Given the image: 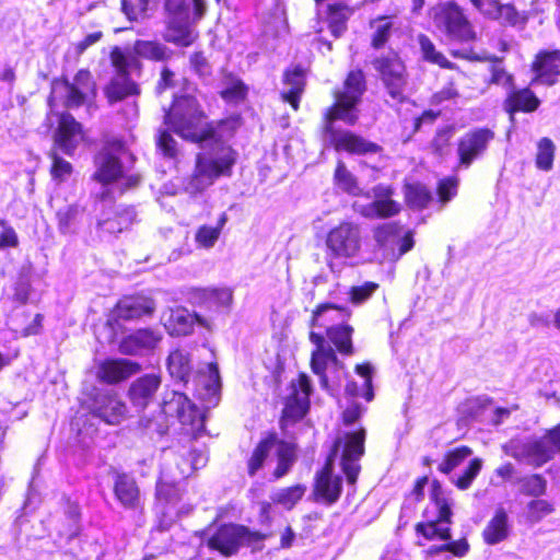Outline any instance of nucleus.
<instances>
[{
  "mask_svg": "<svg viewBox=\"0 0 560 560\" xmlns=\"http://www.w3.org/2000/svg\"><path fill=\"white\" fill-rule=\"evenodd\" d=\"M366 434V429L359 427L334 440L324 464L313 477L312 498L315 502L331 506L342 495V477L334 470L337 456L347 485L355 489L362 470L361 459L365 455Z\"/></svg>",
  "mask_w": 560,
  "mask_h": 560,
  "instance_id": "nucleus-2",
  "label": "nucleus"
},
{
  "mask_svg": "<svg viewBox=\"0 0 560 560\" xmlns=\"http://www.w3.org/2000/svg\"><path fill=\"white\" fill-rule=\"evenodd\" d=\"M494 138L495 133L489 127H477L465 132L456 144L457 167L469 168L486 154Z\"/></svg>",
  "mask_w": 560,
  "mask_h": 560,
  "instance_id": "nucleus-17",
  "label": "nucleus"
},
{
  "mask_svg": "<svg viewBox=\"0 0 560 560\" xmlns=\"http://www.w3.org/2000/svg\"><path fill=\"white\" fill-rule=\"evenodd\" d=\"M472 454L471 447L467 445H459L454 448L447 450L441 463L438 466V470L443 475H450L455 468L462 465L466 458Z\"/></svg>",
  "mask_w": 560,
  "mask_h": 560,
  "instance_id": "nucleus-50",
  "label": "nucleus"
},
{
  "mask_svg": "<svg viewBox=\"0 0 560 560\" xmlns=\"http://www.w3.org/2000/svg\"><path fill=\"white\" fill-rule=\"evenodd\" d=\"M354 13V8L343 1L328 3L326 21L331 35L339 38L348 28V21Z\"/></svg>",
  "mask_w": 560,
  "mask_h": 560,
  "instance_id": "nucleus-38",
  "label": "nucleus"
},
{
  "mask_svg": "<svg viewBox=\"0 0 560 560\" xmlns=\"http://www.w3.org/2000/svg\"><path fill=\"white\" fill-rule=\"evenodd\" d=\"M90 413L108 425H118L127 415V405L113 389L94 388L88 397Z\"/></svg>",
  "mask_w": 560,
  "mask_h": 560,
  "instance_id": "nucleus-16",
  "label": "nucleus"
},
{
  "mask_svg": "<svg viewBox=\"0 0 560 560\" xmlns=\"http://www.w3.org/2000/svg\"><path fill=\"white\" fill-rule=\"evenodd\" d=\"M162 384L160 373H147L137 377L128 387L127 397L133 407L144 409L153 400Z\"/></svg>",
  "mask_w": 560,
  "mask_h": 560,
  "instance_id": "nucleus-32",
  "label": "nucleus"
},
{
  "mask_svg": "<svg viewBox=\"0 0 560 560\" xmlns=\"http://www.w3.org/2000/svg\"><path fill=\"white\" fill-rule=\"evenodd\" d=\"M110 65L115 69V75H130V69L141 71V62L137 57L128 56L120 47L115 46L109 52Z\"/></svg>",
  "mask_w": 560,
  "mask_h": 560,
  "instance_id": "nucleus-51",
  "label": "nucleus"
},
{
  "mask_svg": "<svg viewBox=\"0 0 560 560\" xmlns=\"http://www.w3.org/2000/svg\"><path fill=\"white\" fill-rule=\"evenodd\" d=\"M163 340L162 332L154 327L137 328L125 335L118 342V351L122 355L136 357L152 353Z\"/></svg>",
  "mask_w": 560,
  "mask_h": 560,
  "instance_id": "nucleus-22",
  "label": "nucleus"
},
{
  "mask_svg": "<svg viewBox=\"0 0 560 560\" xmlns=\"http://www.w3.org/2000/svg\"><path fill=\"white\" fill-rule=\"evenodd\" d=\"M156 311L154 299L143 292L120 296L106 315L105 326L112 330L122 328V323L151 318Z\"/></svg>",
  "mask_w": 560,
  "mask_h": 560,
  "instance_id": "nucleus-13",
  "label": "nucleus"
},
{
  "mask_svg": "<svg viewBox=\"0 0 560 560\" xmlns=\"http://www.w3.org/2000/svg\"><path fill=\"white\" fill-rule=\"evenodd\" d=\"M191 18H167L162 37L165 43L186 48L198 38L194 25L203 19L207 13L206 0H191Z\"/></svg>",
  "mask_w": 560,
  "mask_h": 560,
  "instance_id": "nucleus-15",
  "label": "nucleus"
},
{
  "mask_svg": "<svg viewBox=\"0 0 560 560\" xmlns=\"http://www.w3.org/2000/svg\"><path fill=\"white\" fill-rule=\"evenodd\" d=\"M556 145L548 137H542L537 142L535 165L538 170L548 172L553 166Z\"/></svg>",
  "mask_w": 560,
  "mask_h": 560,
  "instance_id": "nucleus-54",
  "label": "nucleus"
},
{
  "mask_svg": "<svg viewBox=\"0 0 560 560\" xmlns=\"http://www.w3.org/2000/svg\"><path fill=\"white\" fill-rule=\"evenodd\" d=\"M509 535L510 524L508 512L504 508L499 506L481 533L482 540L485 544L493 546L508 539Z\"/></svg>",
  "mask_w": 560,
  "mask_h": 560,
  "instance_id": "nucleus-37",
  "label": "nucleus"
},
{
  "mask_svg": "<svg viewBox=\"0 0 560 560\" xmlns=\"http://www.w3.org/2000/svg\"><path fill=\"white\" fill-rule=\"evenodd\" d=\"M366 89L368 83L364 71L361 68H355L347 72L341 88L332 90L334 102L322 115L320 133L327 140V148L332 149L337 153L359 156L376 154L382 151L380 144L369 141L352 130L336 126V122L339 120L351 127L359 122V105Z\"/></svg>",
  "mask_w": 560,
  "mask_h": 560,
  "instance_id": "nucleus-1",
  "label": "nucleus"
},
{
  "mask_svg": "<svg viewBox=\"0 0 560 560\" xmlns=\"http://www.w3.org/2000/svg\"><path fill=\"white\" fill-rule=\"evenodd\" d=\"M459 183L460 179L456 174L442 177L436 182L435 194L440 207H445L457 196Z\"/></svg>",
  "mask_w": 560,
  "mask_h": 560,
  "instance_id": "nucleus-53",
  "label": "nucleus"
},
{
  "mask_svg": "<svg viewBox=\"0 0 560 560\" xmlns=\"http://www.w3.org/2000/svg\"><path fill=\"white\" fill-rule=\"evenodd\" d=\"M140 94L141 88L131 75H114L104 86V95L110 105Z\"/></svg>",
  "mask_w": 560,
  "mask_h": 560,
  "instance_id": "nucleus-36",
  "label": "nucleus"
},
{
  "mask_svg": "<svg viewBox=\"0 0 560 560\" xmlns=\"http://www.w3.org/2000/svg\"><path fill=\"white\" fill-rule=\"evenodd\" d=\"M529 71L530 84L547 88L557 85L560 81V49H539L530 60Z\"/></svg>",
  "mask_w": 560,
  "mask_h": 560,
  "instance_id": "nucleus-20",
  "label": "nucleus"
},
{
  "mask_svg": "<svg viewBox=\"0 0 560 560\" xmlns=\"http://www.w3.org/2000/svg\"><path fill=\"white\" fill-rule=\"evenodd\" d=\"M141 363L127 358H106L97 365L96 378L106 385H118L140 373Z\"/></svg>",
  "mask_w": 560,
  "mask_h": 560,
  "instance_id": "nucleus-23",
  "label": "nucleus"
},
{
  "mask_svg": "<svg viewBox=\"0 0 560 560\" xmlns=\"http://www.w3.org/2000/svg\"><path fill=\"white\" fill-rule=\"evenodd\" d=\"M374 200L361 210L366 219H389L400 213L401 206L393 199L395 189L392 185L378 184L373 187Z\"/></svg>",
  "mask_w": 560,
  "mask_h": 560,
  "instance_id": "nucleus-26",
  "label": "nucleus"
},
{
  "mask_svg": "<svg viewBox=\"0 0 560 560\" xmlns=\"http://www.w3.org/2000/svg\"><path fill=\"white\" fill-rule=\"evenodd\" d=\"M85 208L77 203L68 205L56 212L58 229L61 233H68L84 213Z\"/></svg>",
  "mask_w": 560,
  "mask_h": 560,
  "instance_id": "nucleus-58",
  "label": "nucleus"
},
{
  "mask_svg": "<svg viewBox=\"0 0 560 560\" xmlns=\"http://www.w3.org/2000/svg\"><path fill=\"white\" fill-rule=\"evenodd\" d=\"M167 371L172 378L187 383L192 371L190 354L175 349L167 357Z\"/></svg>",
  "mask_w": 560,
  "mask_h": 560,
  "instance_id": "nucleus-45",
  "label": "nucleus"
},
{
  "mask_svg": "<svg viewBox=\"0 0 560 560\" xmlns=\"http://www.w3.org/2000/svg\"><path fill=\"white\" fill-rule=\"evenodd\" d=\"M135 218L133 207L125 205L110 206L102 210L96 225L104 234L117 235L128 230L132 225Z\"/></svg>",
  "mask_w": 560,
  "mask_h": 560,
  "instance_id": "nucleus-28",
  "label": "nucleus"
},
{
  "mask_svg": "<svg viewBox=\"0 0 560 560\" xmlns=\"http://www.w3.org/2000/svg\"><path fill=\"white\" fill-rule=\"evenodd\" d=\"M520 491L532 498H540L547 492V480L540 474H532L520 478Z\"/></svg>",
  "mask_w": 560,
  "mask_h": 560,
  "instance_id": "nucleus-55",
  "label": "nucleus"
},
{
  "mask_svg": "<svg viewBox=\"0 0 560 560\" xmlns=\"http://www.w3.org/2000/svg\"><path fill=\"white\" fill-rule=\"evenodd\" d=\"M50 86L51 90L47 97L50 107L56 105L60 90L66 91L63 98L66 108L80 107L92 103L97 95V84L89 69L78 70L71 81L65 75L55 78L51 80Z\"/></svg>",
  "mask_w": 560,
  "mask_h": 560,
  "instance_id": "nucleus-9",
  "label": "nucleus"
},
{
  "mask_svg": "<svg viewBox=\"0 0 560 560\" xmlns=\"http://www.w3.org/2000/svg\"><path fill=\"white\" fill-rule=\"evenodd\" d=\"M555 512L553 504L545 499L536 498L527 503V520L530 523H538Z\"/></svg>",
  "mask_w": 560,
  "mask_h": 560,
  "instance_id": "nucleus-61",
  "label": "nucleus"
},
{
  "mask_svg": "<svg viewBox=\"0 0 560 560\" xmlns=\"http://www.w3.org/2000/svg\"><path fill=\"white\" fill-rule=\"evenodd\" d=\"M241 546V524L235 523L221 524L207 540V547L223 557L236 555Z\"/></svg>",
  "mask_w": 560,
  "mask_h": 560,
  "instance_id": "nucleus-29",
  "label": "nucleus"
},
{
  "mask_svg": "<svg viewBox=\"0 0 560 560\" xmlns=\"http://www.w3.org/2000/svg\"><path fill=\"white\" fill-rule=\"evenodd\" d=\"M113 479V495L119 505L127 511L143 510V495L136 476L130 471L116 468L109 469Z\"/></svg>",
  "mask_w": 560,
  "mask_h": 560,
  "instance_id": "nucleus-19",
  "label": "nucleus"
},
{
  "mask_svg": "<svg viewBox=\"0 0 560 560\" xmlns=\"http://www.w3.org/2000/svg\"><path fill=\"white\" fill-rule=\"evenodd\" d=\"M334 184L343 192L358 197L362 194L357 177L347 168L342 161L336 163Z\"/></svg>",
  "mask_w": 560,
  "mask_h": 560,
  "instance_id": "nucleus-48",
  "label": "nucleus"
},
{
  "mask_svg": "<svg viewBox=\"0 0 560 560\" xmlns=\"http://www.w3.org/2000/svg\"><path fill=\"white\" fill-rule=\"evenodd\" d=\"M401 225L397 221L376 224L372 229L374 247L382 255V261L396 262L415 246V233L408 230L395 246V240L400 235Z\"/></svg>",
  "mask_w": 560,
  "mask_h": 560,
  "instance_id": "nucleus-14",
  "label": "nucleus"
},
{
  "mask_svg": "<svg viewBox=\"0 0 560 560\" xmlns=\"http://www.w3.org/2000/svg\"><path fill=\"white\" fill-rule=\"evenodd\" d=\"M289 393L282 399V410L279 417V428L287 432L290 425L303 420L311 409L312 381L305 372H300L296 378L290 381Z\"/></svg>",
  "mask_w": 560,
  "mask_h": 560,
  "instance_id": "nucleus-12",
  "label": "nucleus"
},
{
  "mask_svg": "<svg viewBox=\"0 0 560 560\" xmlns=\"http://www.w3.org/2000/svg\"><path fill=\"white\" fill-rule=\"evenodd\" d=\"M161 412L166 418L174 417L178 420L179 442L184 448L186 443L197 440L206 432V413L184 393L166 392L161 402Z\"/></svg>",
  "mask_w": 560,
  "mask_h": 560,
  "instance_id": "nucleus-7",
  "label": "nucleus"
},
{
  "mask_svg": "<svg viewBox=\"0 0 560 560\" xmlns=\"http://www.w3.org/2000/svg\"><path fill=\"white\" fill-rule=\"evenodd\" d=\"M482 468V460L479 457L472 458L463 472L453 481L459 490H467Z\"/></svg>",
  "mask_w": 560,
  "mask_h": 560,
  "instance_id": "nucleus-62",
  "label": "nucleus"
},
{
  "mask_svg": "<svg viewBox=\"0 0 560 560\" xmlns=\"http://www.w3.org/2000/svg\"><path fill=\"white\" fill-rule=\"evenodd\" d=\"M167 129L160 130L156 136V148L166 159L175 160L178 155L177 141Z\"/></svg>",
  "mask_w": 560,
  "mask_h": 560,
  "instance_id": "nucleus-64",
  "label": "nucleus"
},
{
  "mask_svg": "<svg viewBox=\"0 0 560 560\" xmlns=\"http://www.w3.org/2000/svg\"><path fill=\"white\" fill-rule=\"evenodd\" d=\"M430 501L435 505L438 514L430 517L429 509L422 511L423 520L413 526L416 545L422 547L429 541H444L441 545H432L425 550L427 557H434L442 552H450L456 558L465 557L470 549L466 537L452 540L453 509L452 502L446 497L441 482L433 479L429 492Z\"/></svg>",
  "mask_w": 560,
  "mask_h": 560,
  "instance_id": "nucleus-3",
  "label": "nucleus"
},
{
  "mask_svg": "<svg viewBox=\"0 0 560 560\" xmlns=\"http://www.w3.org/2000/svg\"><path fill=\"white\" fill-rule=\"evenodd\" d=\"M82 135V125L70 113L63 112L59 115L52 148L72 156L79 144L78 137Z\"/></svg>",
  "mask_w": 560,
  "mask_h": 560,
  "instance_id": "nucleus-27",
  "label": "nucleus"
},
{
  "mask_svg": "<svg viewBox=\"0 0 560 560\" xmlns=\"http://www.w3.org/2000/svg\"><path fill=\"white\" fill-rule=\"evenodd\" d=\"M307 68L301 63L287 67L282 72V84L288 86L287 90L280 92V100L289 104L293 112H299L301 101L307 86Z\"/></svg>",
  "mask_w": 560,
  "mask_h": 560,
  "instance_id": "nucleus-24",
  "label": "nucleus"
},
{
  "mask_svg": "<svg viewBox=\"0 0 560 560\" xmlns=\"http://www.w3.org/2000/svg\"><path fill=\"white\" fill-rule=\"evenodd\" d=\"M244 119L241 113H232L217 120H209L207 125L212 127V132L206 138L207 142H220L223 138H233L243 126Z\"/></svg>",
  "mask_w": 560,
  "mask_h": 560,
  "instance_id": "nucleus-40",
  "label": "nucleus"
},
{
  "mask_svg": "<svg viewBox=\"0 0 560 560\" xmlns=\"http://www.w3.org/2000/svg\"><path fill=\"white\" fill-rule=\"evenodd\" d=\"M402 194L405 205L413 211H422L433 201L431 189L419 180L404 182Z\"/></svg>",
  "mask_w": 560,
  "mask_h": 560,
  "instance_id": "nucleus-39",
  "label": "nucleus"
},
{
  "mask_svg": "<svg viewBox=\"0 0 560 560\" xmlns=\"http://www.w3.org/2000/svg\"><path fill=\"white\" fill-rule=\"evenodd\" d=\"M194 305L211 314L228 310L233 302V292L229 288H195L190 292Z\"/></svg>",
  "mask_w": 560,
  "mask_h": 560,
  "instance_id": "nucleus-31",
  "label": "nucleus"
},
{
  "mask_svg": "<svg viewBox=\"0 0 560 560\" xmlns=\"http://www.w3.org/2000/svg\"><path fill=\"white\" fill-rule=\"evenodd\" d=\"M371 66L376 72L387 95L396 104H404L408 100V68L405 59L396 49H388L371 60Z\"/></svg>",
  "mask_w": 560,
  "mask_h": 560,
  "instance_id": "nucleus-8",
  "label": "nucleus"
},
{
  "mask_svg": "<svg viewBox=\"0 0 560 560\" xmlns=\"http://www.w3.org/2000/svg\"><path fill=\"white\" fill-rule=\"evenodd\" d=\"M190 84V80L186 77H183L178 81L176 72L165 65L160 70L159 78L154 85V92L156 95H162L165 92L175 89L177 85H179L183 91H187Z\"/></svg>",
  "mask_w": 560,
  "mask_h": 560,
  "instance_id": "nucleus-49",
  "label": "nucleus"
},
{
  "mask_svg": "<svg viewBox=\"0 0 560 560\" xmlns=\"http://www.w3.org/2000/svg\"><path fill=\"white\" fill-rule=\"evenodd\" d=\"M151 0H121V11L130 22H137L147 16Z\"/></svg>",
  "mask_w": 560,
  "mask_h": 560,
  "instance_id": "nucleus-63",
  "label": "nucleus"
},
{
  "mask_svg": "<svg viewBox=\"0 0 560 560\" xmlns=\"http://www.w3.org/2000/svg\"><path fill=\"white\" fill-rule=\"evenodd\" d=\"M155 498L162 503L178 501L180 498L178 483L160 474L155 483Z\"/></svg>",
  "mask_w": 560,
  "mask_h": 560,
  "instance_id": "nucleus-57",
  "label": "nucleus"
},
{
  "mask_svg": "<svg viewBox=\"0 0 560 560\" xmlns=\"http://www.w3.org/2000/svg\"><path fill=\"white\" fill-rule=\"evenodd\" d=\"M214 180L209 177L196 163L192 173L184 185V191L190 196L202 194L207 188L212 186Z\"/></svg>",
  "mask_w": 560,
  "mask_h": 560,
  "instance_id": "nucleus-56",
  "label": "nucleus"
},
{
  "mask_svg": "<svg viewBox=\"0 0 560 560\" xmlns=\"http://www.w3.org/2000/svg\"><path fill=\"white\" fill-rule=\"evenodd\" d=\"M472 8L485 19L498 21L504 26H524L527 15L517 10L513 2L502 3L501 0H469Z\"/></svg>",
  "mask_w": 560,
  "mask_h": 560,
  "instance_id": "nucleus-21",
  "label": "nucleus"
},
{
  "mask_svg": "<svg viewBox=\"0 0 560 560\" xmlns=\"http://www.w3.org/2000/svg\"><path fill=\"white\" fill-rule=\"evenodd\" d=\"M273 447L277 464L271 472L272 479L279 480L292 470L299 458L298 443L280 439L276 431L269 430L260 436L245 460L248 477H255L265 467Z\"/></svg>",
  "mask_w": 560,
  "mask_h": 560,
  "instance_id": "nucleus-6",
  "label": "nucleus"
},
{
  "mask_svg": "<svg viewBox=\"0 0 560 560\" xmlns=\"http://www.w3.org/2000/svg\"><path fill=\"white\" fill-rule=\"evenodd\" d=\"M433 23L452 42L466 44L477 40V32L466 10L453 0L435 7Z\"/></svg>",
  "mask_w": 560,
  "mask_h": 560,
  "instance_id": "nucleus-10",
  "label": "nucleus"
},
{
  "mask_svg": "<svg viewBox=\"0 0 560 560\" xmlns=\"http://www.w3.org/2000/svg\"><path fill=\"white\" fill-rule=\"evenodd\" d=\"M534 84L517 85L516 82L505 92L501 103L503 113L510 122H514L517 115H533L537 113L542 100L532 89Z\"/></svg>",
  "mask_w": 560,
  "mask_h": 560,
  "instance_id": "nucleus-18",
  "label": "nucleus"
},
{
  "mask_svg": "<svg viewBox=\"0 0 560 560\" xmlns=\"http://www.w3.org/2000/svg\"><path fill=\"white\" fill-rule=\"evenodd\" d=\"M455 133L454 125L439 127L430 142V149L433 154L442 156L452 143Z\"/></svg>",
  "mask_w": 560,
  "mask_h": 560,
  "instance_id": "nucleus-59",
  "label": "nucleus"
},
{
  "mask_svg": "<svg viewBox=\"0 0 560 560\" xmlns=\"http://www.w3.org/2000/svg\"><path fill=\"white\" fill-rule=\"evenodd\" d=\"M94 164L96 171L92 178L102 185L115 183L124 175L121 160L107 150H103L94 156Z\"/></svg>",
  "mask_w": 560,
  "mask_h": 560,
  "instance_id": "nucleus-35",
  "label": "nucleus"
},
{
  "mask_svg": "<svg viewBox=\"0 0 560 560\" xmlns=\"http://www.w3.org/2000/svg\"><path fill=\"white\" fill-rule=\"evenodd\" d=\"M221 152L215 158L199 152L195 159V163L214 182L222 176H231L237 160V153L231 145L221 148Z\"/></svg>",
  "mask_w": 560,
  "mask_h": 560,
  "instance_id": "nucleus-30",
  "label": "nucleus"
},
{
  "mask_svg": "<svg viewBox=\"0 0 560 560\" xmlns=\"http://www.w3.org/2000/svg\"><path fill=\"white\" fill-rule=\"evenodd\" d=\"M308 340L315 346L311 352L310 368L319 377L323 389H329L327 368L329 363L338 364L339 360L334 349L327 348L323 334L311 330Z\"/></svg>",
  "mask_w": 560,
  "mask_h": 560,
  "instance_id": "nucleus-25",
  "label": "nucleus"
},
{
  "mask_svg": "<svg viewBox=\"0 0 560 560\" xmlns=\"http://www.w3.org/2000/svg\"><path fill=\"white\" fill-rule=\"evenodd\" d=\"M523 456L534 467H540L553 458V451L542 439H536L523 446Z\"/></svg>",
  "mask_w": 560,
  "mask_h": 560,
  "instance_id": "nucleus-46",
  "label": "nucleus"
},
{
  "mask_svg": "<svg viewBox=\"0 0 560 560\" xmlns=\"http://www.w3.org/2000/svg\"><path fill=\"white\" fill-rule=\"evenodd\" d=\"M208 114L195 94L174 93L164 109L163 124L183 140L202 145L211 135Z\"/></svg>",
  "mask_w": 560,
  "mask_h": 560,
  "instance_id": "nucleus-4",
  "label": "nucleus"
},
{
  "mask_svg": "<svg viewBox=\"0 0 560 560\" xmlns=\"http://www.w3.org/2000/svg\"><path fill=\"white\" fill-rule=\"evenodd\" d=\"M306 487L301 483L292 485L280 489L277 493L271 495L275 504L282 505L285 510H292L304 497Z\"/></svg>",
  "mask_w": 560,
  "mask_h": 560,
  "instance_id": "nucleus-52",
  "label": "nucleus"
},
{
  "mask_svg": "<svg viewBox=\"0 0 560 560\" xmlns=\"http://www.w3.org/2000/svg\"><path fill=\"white\" fill-rule=\"evenodd\" d=\"M133 50L138 57L153 62H165L172 57V50L159 40L138 39Z\"/></svg>",
  "mask_w": 560,
  "mask_h": 560,
  "instance_id": "nucleus-44",
  "label": "nucleus"
},
{
  "mask_svg": "<svg viewBox=\"0 0 560 560\" xmlns=\"http://www.w3.org/2000/svg\"><path fill=\"white\" fill-rule=\"evenodd\" d=\"M369 47L374 51H382L389 47L394 33L398 30L395 15L380 14L369 20Z\"/></svg>",
  "mask_w": 560,
  "mask_h": 560,
  "instance_id": "nucleus-33",
  "label": "nucleus"
},
{
  "mask_svg": "<svg viewBox=\"0 0 560 560\" xmlns=\"http://www.w3.org/2000/svg\"><path fill=\"white\" fill-rule=\"evenodd\" d=\"M228 222V214L222 212L217 220L214 226L201 225L197 229L195 234V242L201 248H211L219 240L221 232Z\"/></svg>",
  "mask_w": 560,
  "mask_h": 560,
  "instance_id": "nucleus-47",
  "label": "nucleus"
},
{
  "mask_svg": "<svg viewBox=\"0 0 560 560\" xmlns=\"http://www.w3.org/2000/svg\"><path fill=\"white\" fill-rule=\"evenodd\" d=\"M248 85L234 72L224 71L219 96L226 103H243L248 97Z\"/></svg>",
  "mask_w": 560,
  "mask_h": 560,
  "instance_id": "nucleus-41",
  "label": "nucleus"
},
{
  "mask_svg": "<svg viewBox=\"0 0 560 560\" xmlns=\"http://www.w3.org/2000/svg\"><path fill=\"white\" fill-rule=\"evenodd\" d=\"M351 315V310L346 305L322 302L312 310L308 326L325 327L324 337L327 348L334 349L336 354L349 357L354 353L352 340L354 328L345 322L349 320Z\"/></svg>",
  "mask_w": 560,
  "mask_h": 560,
  "instance_id": "nucleus-5",
  "label": "nucleus"
},
{
  "mask_svg": "<svg viewBox=\"0 0 560 560\" xmlns=\"http://www.w3.org/2000/svg\"><path fill=\"white\" fill-rule=\"evenodd\" d=\"M417 42L421 51L422 60L432 65H436L441 69L458 70V66L450 61L442 51L436 49L435 44L425 34H419Z\"/></svg>",
  "mask_w": 560,
  "mask_h": 560,
  "instance_id": "nucleus-43",
  "label": "nucleus"
},
{
  "mask_svg": "<svg viewBox=\"0 0 560 560\" xmlns=\"http://www.w3.org/2000/svg\"><path fill=\"white\" fill-rule=\"evenodd\" d=\"M324 243L327 259H353L362 252L361 224L351 219L341 220L327 231Z\"/></svg>",
  "mask_w": 560,
  "mask_h": 560,
  "instance_id": "nucleus-11",
  "label": "nucleus"
},
{
  "mask_svg": "<svg viewBox=\"0 0 560 560\" xmlns=\"http://www.w3.org/2000/svg\"><path fill=\"white\" fill-rule=\"evenodd\" d=\"M48 158L51 160L49 168L51 178L58 183L65 182V179L73 172L72 164L62 159L55 148L50 149Z\"/></svg>",
  "mask_w": 560,
  "mask_h": 560,
  "instance_id": "nucleus-60",
  "label": "nucleus"
},
{
  "mask_svg": "<svg viewBox=\"0 0 560 560\" xmlns=\"http://www.w3.org/2000/svg\"><path fill=\"white\" fill-rule=\"evenodd\" d=\"M210 330L211 322L199 313L189 314L185 308L177 307L171 311L166 328L172 336H187L194 331V324Z\"/></svg>",
  "mask_w": 560,
  "mask_h": 560,
  "instance_id": "nucleus-34",
  "label": "nucleus"
},
{
  "mask_svg": "<svg viewBox=\"0 0 560 560\" xmlns=\"http://www.w3.org/2000/svg\"><path fill=\"white\" fill-rule=\"evenodd\" d=\"M65 520L61 522L59 536L71 540L80 535L81 509L78 501L71 500L69 497L63 499Z\"/></svg>",
  "mask_w": 560,
  "mask_h": 560,
  "instance_id": "nucleus-42",
  "label": "nucleus"
}]
</instances>
